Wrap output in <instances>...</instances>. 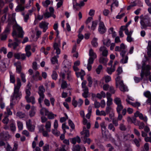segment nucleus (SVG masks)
Wrapping results in <instances>:
<instances>
[{
  "label": "nucleus",
  "mask_w": 151,
  "mask_h": 151,
  "mask_svg": "<svg viewBox=\"0 0 151 151\" xmlns=\"http://www.w3.org/2000/svg\"><path fill=\"white\" fill-rule=\"evenodd\" d=\"M87 80L88 81V86L91 87L93 83V81L91 77L89 76L88 77Z\"/></svg>",
  "instance_id": "4d7b16f0"
},
{
  "label": "nucleus",
  "mask_w": 151,
  "mask_h": 151,
  "mask_svg": "<svg viewBox=\"0 0 151 151\" xmlns=\"http://www.w3.org/2000/svg\"><path fill=\"white\" fill-rule=\"evenodd\" d=\"M45 91V89L43 86H40L39 87L38 93L40 97L38 99V101L40 106H42L41 103L42 102L45 97L44 94Z\"/></svg>",
  "instance_id": "20e7f679"
},
{
  "label": "nucleus",
  "mask_w": 151,
  "mask_h": 151,
  "mask_svg": "<svg viewBox=\"0 0 151 151\" xmlns=\"http://www.w3.org/2000/svg\"><path fill=\"white\" fill-rule=\"evenodd\" d=\"M96 58H93L92 57H90L88 60V63L89 64H92L93 63V61Z\"/></svg>",
  "instance_id": "6e6d98bb"
},
{
  "label": "nucleus",
  "mask_w": 151,
  "mask_h": 151,
  "mask_svg": "<svg viewBox=\"0 0 151 151\" xmlns=\"http://www.w3.org/2000/svg\"><path fill=\"white\" fill-rule=\"evenodd\" d=\"M47 116L48 119H53L54 118V116H57V115L53 114L51 112H49L47 113Z\"/></svg>",
  "instance_id": "2f4dec72"
},
{
  "label": "nucleus",
  "mask_w": 151,
  "mask_h": 151,
  "mask_svg": "<svg viewBox=\"0 0 151 151\" xmlns=\"http://www.w3.org/2000/svg\"><path fill=\"white\" fill-rule=\"evenodd\" d=\"M22 93L21 92L19 91V90L14 89V92L11 96V101H13L15 99H20Z\"/></svg>",
  "instance_id": "39448f33"
},
{
  "label": "nucleus",
  "mask_w": 151,
  "mask_h": 151,
  "mask_svg": "<svg viewBox=\"0 0 151 151\" xmlns=\"http://www.w3.org/2000/svg\"><path fill=\"white\" fill-rule=\"evenodd\" d=\"M144 95L146 97L148 98V99L146 101L147 103L150 105V107L148 112L151 115V94L150 91H147L144 93Z\"/></svg>",
  "instance_id": "0eeeda50"
},
{
  "label": "nucleus",
  "mask_w": 151,
  "mask_h": 151,
  "mask_svg": "<svg viewBox=\"0 0 151 151\" xmlns=\"http://www.w3.org/2000/svg\"><path fill=\"white\" fill-rule=\"evenodd\" d=\"M35 114V108L33 107L31 108V110L29 111V115L30 117H32L34 116Z\"/></svg>",
  "instance_id": "e433bc0d"
},
{
  "label": "nucleus",
  "mask_w": 151,
  "mask_h": 151,
  "mask_svg": "<svg viewBox=\"0 0 151 151\" xmlns=\"http://www.w3.org/2000/svg\"><path fill=\"white\" fill-rule=\"evenodd\" d=\"M68 123L69 126L72 129V130H70V132H72V130H74L75 129V125L72 121L70 119L68 120Z\"/></svg>",
  "instance_id": "cd10ccee"
},
{
  "label": "nucleus",
  "mask_w": 151,
  "mask_h": 151,
  "mask_svg": "<svg viewBox=\"0 0 151 151\" xmlns=\"http://www.w3.org/2000/svg\"><path fill=\"white\" fill-rule=\"evenodd\" d=\"M68 87V84L66 81L64 80H62V83L61 84V87L63 89H64L67 88Z\"/></svg>",
  "instance_id": "c9c22d12"
},
{
  "label": "nucleus",
  "mask_w": 151,
  "mask_h": 151,
  "mask_svg": "<svg viewBox=\"0 0 151 151\" xmlns=\"http://www.w3.org/2000/svg\"><path fill=\"white\" fill-rule=\"evenodd\" d=\"M112 110V109L111 106H107L106 107L105 112L107 114H109Z\"/></svg>",
  "instance_id": "3c124183"
},
{
  "label": "nucleus",
  "mask_w": 151,
  "mask_h": 151,
  "mask_svg": "<svg viewBox=\"0 0 151 151\" xmlns=\"http://www.w3.org/2000/svg\"><path fill=\"white\" fill-rule=\"evenodd\" d=\"M20 76L22 81L24 83H25L26 82V80L25 78V75L24 73H21L20 74Z\"/></svg>",
  "instance_id": "052dcab7"
},
{
  "label": "nucleus",
  "mask_w": 151,
  "mask_h": 151,
  "mask_svg": "<svg viewBox=\"0 0 151 151\" xmlns=\"http://www.w3.org/2000/svg\"><path fill=\"white\" fill-rule=\"evenodd\" d=\"M28 130L30 132H33L34 131L35 126L33 125L27 127Z\"/></svg>",
  "instance_id": "69168bd1"
},
{
  "label": "nucleus",
  "mask_w": 151,
  "mask_h": 151,
  "mask_svg": "<svg viewBox=\"0 0 151 151\" xmlns=\"http://www.w3.org/2000/svg\"><path fill=\"white\" fill-rule=\"evenodd\" d=\"M83 135H84L83 138L88 137L90 136L89 130H86V131L83 132Z\"/></svg>",
  "instance_id": "603ef678"
},
{
  "label": "nucleus",
  "mask_w": 151,
  "mask_h": 151,
  "mask_svg": "<svg viewBox=\"0 0 151 151\" xmlns=\"http://www.w3.org/2000/svg\"><path fill=\"white\" fill-rule=\"evenodd\" d=\"M102 131V134L103 136H106V127L105 125L104 122H101L100 124Z\"/></svg>",
  "instance_id": "2eb2a0df"
},
{
  "label": "nucleus",
  "mask_w": 151,
  "mask_h": 151,
  "mask_svg": "<svg viewBox=\"0 0 151 151\" xmlns=\"http://www.w3.org/2000/svg\"><path fill=\"white\" fill-rule=\"evenodd\" d=\"M25 99L28 103L31 102L33 104L35 103V98L33 96L25 97Z\"/></svg>",
  "instance_id": "a211bd4d"
},
{
  "label": "nucleus",
  "mask_w": 151,
  "mask_h": 151,
  "mask_svg": "<svg viewBox=\"0 0 151 151\" xmlns=\"http://www.w3.org/2000/svg\"><path fill=\"white\" fill-rule=\"evenodd\" d=\"M89 55L90 57H92L95 58H97V55L96 53L94 52L92 48H91L89 50Z\"/></svg>",
  "instance_id": "a878e982"
},
{
  "label": "nucleus",
  "mask_w": 151,
  "mask_h": 151,
  "mask_svg": "<svg viewBox=\"0 0 151 151\" xmlns=\"http://www.w3.org/2000/svg\"><path fill=\"white\" fill-rule=\"evenodd\" d=\"M115 70V68L112 69L111 68H107V72L109 74L111 75L112 73Z\"/></svg>",
  "instance_id": "bf43d9fd"
},
{
  "label": "nucleus",
  "mask_w": 151,
  "mask_h": 151,
  "mask_svg": "<svg viewBox=\"0 0 151 151\" xmlns=\"http://www.w3.org/2000/svg\"><path fill=\"white\" fill-rule=\"evenodd\" d=\"M99 25L98 31L99 33L101 34H103L105 33L106 31V28L104 22L100 21Z\"/></svg>",
  "instance_id": "1a4fd4ad"
},
{
  "label": "nucleus",
  "mask_w": 151,
  "mask_h": 151,
  "mask_svg": "<svg viewBox=\"0 0 151 151\" xmlns=\"http://www.w3.org/2000/svg\"><path fill=\"white\" fill-rule=\"evenodd\" d=\"M81 141L80 138L78 136H77L76 137L71 139L70 140V142L74 145L75 144L76 142L79 143Z\"/></svg>",
  "instance_id": "6ab92c4d"
},
{
  "label": "nucleus",
  "mask_w": 151,
  "mask_h": 151,
  "mask_svg": "<svg viewBox=\"0 0 151 151\" xmlns=\"http://www.w3.org/2000/svg\"><path fill=\"white\" fill-rule=\"evenodd\" d=\"M123 106L122 104L117 105L116 108V111L117 113L121 112V111L123 109Z\"/></svg>",
  "instance_id": "37998d69"
},
{
  "label": "nucleus",
  "mask_w": 151,
  "mask_h": 151,
  "mask_svg": "<svg viewBox=\"0 0 151 151\" xmlns=\"http://www.w3.org/2000/svg\"><path fill=\"white\" fill-rule=\"evenodd\" d=\"M10 28V24H8L3 34L1 35V40H6L7 35L9 33Z\"/></svg>",
  "instance_id": "423d86ee"
},
{
  "label": "nucleus",
  "mask_w": 151,
  "mask_h": 151,
  "mask_svg": "<svg viewBox=\"0 0 151 151\" xmlns=\"http://www.w3.org/2000/svg\"><path fill=\"white\" fill-rule=\"evenodd\" d=\"M1 139L6 141L8 140L9 138V135L8 132H3L0 134Z\"/></svg>",
  "instance_id": "f8f14e48"
},
{
  "label": "nucleus",
  "mask_w": 151,
  "mask_h": 151,
  "mask_svg": "<svg viewBox=\"0 0 151 151\" xmlns=\"http://www.w3.org/2000/svg\"><path fill=\"white\" fill-rule=\"evenodd\" d=\"M112 99H107L106 102V105L107 106H110L112 104Z\"/></svg>",
  "instance_id": "680f3d73"
},
{
  "label": "nucleus",
  "mask_w": 151,
  "mask_h": 151,
  "mask_svg": "<svg viewBox=\"0 0 151 151\" xmlns=\"http://www.w3.org/2000/svg\"><path fill=\"white\" fill-rule=\"evenodd\" d=\"M32 78L34 80L37 81L38 80L41 81L42 79V77L40 75L39 72L37 71L35 74L32 76Z\"/></svg>",
  "instance_id": "4468645a"
},
{
  "label": "nucleus",
  "mask_w": 151,
  "mask_h": 151,
  "mask_svg": "<svg viewBox=\"0 0 151 151\" xmlns=\"http://www.w3.org/2000/svg\"><path fill=\"white\" fill-rule=\"evenodd\" d=\"M150 66L149 65H146L145 62H143L142 64V70L140 73L141 78L137 77H134V79L136 83L139 82L140 81L142 80L143 78L144 75L146 77L149 76V81L151 82V75L150 72Z\"/></svg>",
  "instance_id": "f03ea898"
},
{
  "label": "nucleus",
  "mask_w": 151,
  "mask_h": 151,
  "mask_svg": "<svg viewBox=\"0 0 151 151\" xmlns=\"http://www.w3.org/2000/svg\"><path fill=\"white\" fill-rule=\"evenodd\" d=\"M17 85H16L15 84H14V89L19 90L21 85V80L19 78H17Z\"/></svg>",
  "instance_id": "412c9836"
},
{
  "label": "nucleus",
  "mask_w": 151,
  "mask_h": 151,
  "mask_svg": "<svg viewBox=\"0 0 151 151\" xmlns=\"http://www.w3.org/2000/svg\"><path fill=\"white\" fill-rule=\"evenodd\" d=\"M58 74L55 71H53L51 75L52 79L54 80H56L58 78Z\"/></svg>",
  "instance_id": "79ce46f5"
},
{
  "label": "nucleus",
  "mask_w": 151,
  "mask_h": 151,
  "mask_svg": "<svg viewBox=\"0 0 151 151\" xmlns=\"http://www.w3.org/2000/svg\"><path fill=\"white\" fill-rule=\"evenodd\" d=\"M83 142L84 144L87 143L89 145L92 142V140L90 138L86 137L83 138Z\"/></svg>",
  "instance_id": "ea45409f"
},
{
  "label": "nucleus",
  "mask_w": 151,
  "mask_h": 151,
  "mask_svg": "<svg viewBox=\"0 0 151 151\" xmlns=\"http://www.w3.org/2000/svg\"><path fill=\"white\" fill-rule=\"evenodd\" d=\"M94 105L95 107L96 108H99L101 106L100 103L99 102H98L97 101H95L94 103Z\"/></svg>",
  "instance_id": "338daca9"
},
{
  "label": "nucleus",
  "mask_w": 151,
  "mask_h": 151,
  "mask_svg": "<svg viewBox=\"0 0 151 151\" xmlns=\"http://www.w3.org/2000/svg\"><path fill=\"white\" fill-rule=\"evenodd\" d=\"M119 85V89L121 91L124 92L128 91L127 87L124 84L123 81H122Z\"/></svg>",
  "instance_id": "f3484780"
},
{
  "label": "nucleus",
  "mask_w": 151,
  "mask_h": 151,
  "mask_svg": "<svg viewBox=\"0 0 151 151\" xmlns=\"http://www.w3.org/2000/svg\"><path fill=\"white\" fill-rule=\"evenodd\" d=\"M51 2L49 0H46L45 1L42 2L43 6L45 7H48L49 5L50 4Z\"/></svg>",
  "instance_id": "a19ab883"
},
{
  "label": "nucleus",
  "mask_w": 151,
  "mask_h": 151,
  "mask_svg": "<svg viewBox=\"0 0 151 151\" xmlns=\"http://www.w3.org/2000/svg\"><path fill=\"white\" fill-rule=\"evenodd\" d=\"M102 66L101 65H99L96 69V71L98 74L100 73L101 70L102 69Z\"/></svg>",
  "instance_id": "864d4df0"
},
{
  "label": "nucleus",
  "mask_w": 151,
  "mask_h": 151,
  "mask_svg": "<svg viewBox=\"0 0 151 151\" xmlns=\"http://www.w3.org/2000/svg\"><path fill=\"white\" fill-rule=\"evenodd\" d=\"M48 23H46L45 22H42L39 24V27L41 29H43V32H45L48 29Z\"/></svg>",
  "instance_id": "ddd939ff"
},
{
  "label": "nucleus",
  "mask_w": 151,
  "mask_h": 151,
  "mask_svg": "<svg viewBox=\"0 0 151 151\" xmlns=\"http://www.w3.org/2000/svg\"><path fill=\"white\" fill-rule=\"evenodd\" d=\"M48 112V110L45 108H42L40 111V114L43 116L44 114L45 116H47V113Z\"/></svg>",
  "instance_id": "393cba45"
},
{
  "label": "nucleus",
  "mask_w": 151,
  "mask_h": 151,
  "mask_svg": "<svg viewBox=\"0 0 151 151\" xmlns=\"http://www.w3.org/2000/svg\"><path fill=\"white\" fill-rule=\"evenodd\" d=\"M147 55L149 57H151V41H149L148 42V46L147 47Z\"/></svg>",
  "instance_id": "aec40b11"
},
{
  "label": "nucleus",
  "mask_w": 151,
  "mask_h": 151,
  "mask_svg": "<svg viewBox=\"0 0 151 151\" xmlns=\"http://www.w3.org/2000/svg\"><path fill=\"white\" fill-rule=\"evenodd\" d=\"M24 7L22 6L21 4H20L18 5L16 8L15 9V11L17 12H18L20 11H22L24 10Z\"/></svg>",
  "instance_id": "bb28decb"
},
{
  "label": "nucleus",
  "mask_w": 151,
  "mask_h": 151,
  "mask_svg": "<svg viewBox=\"0 0 151 151\" xmlns=\"http://www.w3.org/2000/svg\"><path fill=\"white\" fill-rule=\"evenodd\" d=\"M51 14L49 12H46L44 14V16L45 18L47 19L50 17L51 16Z\"/></svg>",
  "instance_id": "0e129e2a"
},
{
  "label": "nucleus",
  "mask_w": 151,
  "mask_h": 151,
  "mask_svg": "<svg viewBox=\"0 0 151 151\" xmlns=\"http://www.w3.org/2000/svg\"><path fill=\"white\" fill-rule=\"evenodd\" d=\"M21 70L22 67L20 64L16 66V72L17 73L21 74Z\"/></svg>",
  "instance_id": "49530a36"
},
{
  "label": "nucleus",
  "mask_w": 151,
  "mask_h": 151,
  "mask_svg": "<svg viewBox=\"0 0 151 151\" xmlns=\"http://www.w3.org/2000/svg\"><path fill=\"white\" fill-rule=\"evenodd\" d=\"M67 79L69 81H71L72 80V79L70 73V72H68L67 74Z\"/></svg>",
  "instance_id": "774afa93"
},
{
  "label": "nucleus",
  "mask_w": 151,
  "mask_h": 151,
  "mask_svg": "<svg viewBox=\"0 0 151 151\" xmlns=\"http://www.w3.org/2000/svg\"><path fill=\"white\" fill-rule=\"evenodd\" d=\"M108 61V59L106 58H104L103 57L100 58L99 59L100 63L103 64L104 65H106Z\"/></svg>",
  "instance_id": "b1692460"
},
{
  "label": "nucleus",
  "mask_w": 151,
  "mask_h": 151,
  "mask_svg": "<svg viewBox=\"0 0 151 151\" xmlns=\"http://www.w3.org/2000/svg\"><path fill=\"white\" fill-rule=\"evenodd\" d=\"M150 18L148 15L144 16L140 21L141 28L142 29H146L147 27H151Z\"/></svg>",
  "instance_id": "7ed1b4c3"
},
{
  "label": "nucleus",
  "mask_w": 151,
  "mask_h": 151,
  "mask_svg": "<svg viewBox=\"0 0 151 151\" xmlns=\"http://www.w3.org/2000/svg\"><path fill=\"white\" fill-rule=\"evenodd\" d=\"M121 52L120 53V55L122 56V59L120 60V63L122 64L126 63L127 62L128 58L127 55L125 56L126 53V51L124 50H121Z\"/></svg>",
  "instance_id": "6e6552de"
},
{
  "label": "nucleus",
  "mask_w": 151,
  "mask_h": 151,
  "mask_svg": "<svg viewBox=\"0 0 151 151\" xmlns=\"http://www.w3.org/2000/svg\"><path fill=\"white\" fill-rule=\"evenodd\" d=\"M8 116H6L2 120V122L6 125L8 123L9 121V119L8 118Z\"/></svg>",
  "instance_id": "a18cd8bd"
},
{
  "label": "nucleus",
  "mask_w": 151,
  "mask_h": 151,
  "mask_svg": "<svg viewBox=\"0 0 151 151\" xmlns=\"http://www.w3.org/2000/svg\"><path fill=\"white\" fill-rule=\"evenodd\" d=\"M60 46V41L59 42V43L58 44L57 43H55L53 45V47L54 50H56L59 48V47Z\"/></svg>",
  "instance_id": "5fc2aeb1"
},
{
  "label": "nucleus",
  "mask_w": 151,
  "mask_h": 151,
  "mask_svg": "<svg viewBox=\"0 0 151 151\" xmlns=\"http://www.w3.org/2000/svg\"><path fill=\"white\" fill-rule=\"evenodd\" d=\"M98 21L97 20L93 21L92 22V24L91 26V29L94 30L95 29L98 24Z\"/></svg>",
  "instance_id": "f704fd0d"
},
{
  "label": "nucleus",
  "mask_w": 151,
  "mask_h": 151,
  "mask_svg": "<svg viewBox=\"0 0 151 151\" xmlns=\"http://www.w3.org/2000/svg\"><path fill=\"white\" fill-rule=\"evenodd\" d=\"M48 34V33H47L44 35L42 38V40L41 42V44H45V40L47 37Z\"/></svg>",
  "instance_id": "de8ad7c7"
},
{
  "label": "nucleus",
  "mask_w": 151,
  "mask_h": 151,
  "mask_svg": "<svg viewBox=\"0 0 151 151\" xmlns=\"http://www.w3.org/2000/svg\"><path fill=\"white\" fill-rule=\"evenodd\" d=\"M51 124L50 121H47L46 122V124L45 126L47 131L48 132L50 131V127Z\"/></svg>",
  "instance_id": "c85d7f7f"
},
{
  "label": "nucleus",
  "mask_w": 151,
  "mask_h": 151,
  "mask_svg": "<svg viewBox=\"0 0 151 151\" xmlns=\"http://www.w3.org/2000/svg\"><path fill=\"white\" fill-rule=\"evenodd\" d=\"M10 82L11 83H14L15 82V79L14 75L12 74L10 75Z\"/></svg>",
  "instance_id": "4c0bfd02"
},
{
  "label": "nucleus",
  "mask_w": 151,
  "mask_h": 151,
  "mask_svg": "<svg viewBox=\"0 0 151 151\" xmlns=\"http://www.w3.org/2000/svg\"><path fill=\"white\" fill-rule=\"evenodd\" d=\"M114 101L117 105L122 104L121 99L119 98H115L114 99Z\"/></svg>",
  "instance_id": "c03bdc74"
},
{
  "label": "nucleus",
  "mask_w": 151,
  "mask_h": 151,
  "mask_svg": "<svg viewBox=\"0 0 151 151\" xmlns=\"http://www.w3.org/2000/svg\"><path fill=\"white\" fill-rule=\"evenodd\" d=\"M16 115L20 119L24 118L26 116L24 113L21 111L17 112V113Z\"/></svg>",
  "instance_id": "c756f323"
},
{
  "label": "nucleus",
  "mask_w": 151,
  "mask_h": 151,
  "mask_svg": "<svg viewBox=\"0 0 151 151\" xmlns=\"http://www.w3.org/2000/svg\"><path fill=\"white\" fill-rule=\"evenodd\" d=\"M83 100L81 99H78V102L76 100L75 98L73 97L72 100V104L75 108L77 107V105H78V107H80L82 105L83 103Z\"/></svg>",
  "instance_id": "9d476101"
},
{
  "label": "nucleus",
  "mask_w": 151,
  "mask_h": 151,
  "mask_svg": "<svg viewBox=\"0 0 151 151\" xmlns=\"http://www.w3.org/2000/svg\"><path fill=\"white\" fill-rule=\"evenodd\" d=\"M137 126H139V129H143L145 127V124L143 122H140V121H137Z\"/></svg>",
  "instance_id": "7c9ffc66"
},
{
  "label": "nucleus",
  "mask_w": 151,
  "mask_h": 151,
  "mask_svg": "<svg viewBox=\"0 0 151 151\" xmlns=\"http://www.w3.org/2000/svg\"><path fill=\"white\" fill-rule=\"evenodd\" d=\"M103 43L104 45H106L107 47H109L111 43L110 40L109 39H108L106 42H105V40H104L103 41Z\"/></svg>",
  "instance_id": "13d9d810"
},
{
  "label": "nucleus",
  "mask_w": 151,
  "mask_h": 151,
  "mask_svg": "<svg viewBox=\"0 0 151 151\" xmlns=\"http://www.w3.org/2000/svg\"><path fill=\"white\" fill-rule=\"evenodd\" d=\"M17 123L19 130H22L23 128V125L22 122L17 121Z\"/></svg>",
  "instance_id": "58836bf2"
},
{
  "label": "nucleus",
  "mask_w": 151,
  "mask_h": 151,
  "mask_svg": "<svg viewBox=\"0 0 151 151\" xmlns=\"http://www.w3.org/2000/svg\"><path fill=\"white\" fill-rule=\"evenodd\" d=\"M121 77L119 76H118L116 78V87L118 86V83L120 84V83L122 81H121Z\"/></svg>",
  "instance_id": "09e8293b"
},
{
  "label": "nucleus",
  "mask_w": 151,
  "mask_h": 151,
  "mask_svg": "<svg viewBox=\"0 0 151 151\" xmlns=\"http://www.w3.org/2000/svg\"><path fill=\"white\" fill-rule=\"evenodd\" d=\"M97 39L96 38H94L91 41V43L92 45L95 47H96L98 46V43L97 42Z\"/></svg>",
  "instance_id": "72a5a7b5"
},
{
  "label": "nucleus",
  "mask_w": 151,
  "mask_h": 151,
  "mask_svg": "<svg viewBox=\"0 0 151 151\" xmlns=\"http://www.w3.org/2000/svg\"><path fill=\"white\" fill-rule=\"evenodd\" d=\"M59 56L58 55L54 56L52 57L51 59V63L53 64H55L56 63L58 64V58H59Z\"/></svg>",
  "instance_id": "5701e85b"
},
{
  "label": "nucleus",
  "mask_w": 151,
  "mask_h": 151,
  "mask_svg": "<svg viewBox=\"0 0 151 151\" xmlns=\"http://www.w3.org/2000/svg\"><path fill=\"white\" fill-rule=\"evenodd\" d=\"M13 30L12 33V35L14 37V42L11 43L10 45L13 46V49H15L16 48L20 43L21 40L19 38L23 37L24 32L23 30L22 27L18 25L13 26Z\"/></svg>",
  "instance_id": "f257e3e1"
},
{
  "label": "nucleus",
  "mask_w": 151,
  "mask_h": 151,
  "mask_svg": "<svg viewBox=\"0 0 151 151\" xmlns=\"http://www.w3.org/2000/svg\"><path fill=\"white\" fill-rule=\"evenodd\" d=\"M81 148L78 145H76L73 148V151H80Z\"/></svg>",
  "instance_id": "8fccbe9b"
},
{
  "label": "nucleus",
  "mask_w": 151,
  "mask_h": 151,
  "mask_svg": "<svg viewBox=\"0 0 151 151\" xmlns=\"http://www.w3.org/2000/svg\"><path fill=\"white\" fill-rule=\"evenodd\" d=\"M14 57L15 59L19 60L21 59L23 60L25 59L26 55L21 52L15 53L14 54Z\"/></svg>",
  "instance_id": "9b49d317"
},
{
  "label": "nucleus",
  "mask_w": 151,
  "mask_h": 151,
  "mask_svg": "<svg viewBox=\"0 0 151 151\" xmlns=\"http://www.w3.org/2000/svg\"><path fill=\"white\" fill-rule=\"evenodd\" d=\"M108 129L110 130H112L113 132H114L115 131V128L114 127L113 124L110 123L108 125Z\"/></svg>",
  "instance_id": "e2e57ef3"
},
{
  "label": "nucleus",
  "mask_w": 151,
  "mask_h": 151,
  "mask_svg": "<svg viewBox=\"0 0 151 151\" xmlns=\"http://www.w3.org/2000/svg\"><path fill=\"white\" fill-rule=\"evenodd\" d=\"M63 64L64 65V68H68L71 65V62L68 61L67 59H65L63 61Z\"/></svg>",
  "instance_id": "4be33fe9"
},
{
  "label": "nucleus",
  "mask_w": 151,
  "mask_h": 151,
  "mask_svg": "<svg viewBox=\"0 0 151 151\" xmlns=\"http://www.w3.org/2000/svg\"><path fill=\"white\" fill-rule=\"evenodd\" d=\"M99 50L100 51H102V55L103 56L106 57L108 55V51L105 47H101L99 49Z\"/></svg>",
  "instance_id": "dca6fc26"
},
{
  "label": "nucleus",
  "mask_w": 151,
  "mask_h": 151,
  "mask_svg": "<svg viewBox=\"0 0 151 151\" xmlns=\"http://www.w3.org/2000/svg\"><path fill=\"white\" fill-rule=\"evenodd\" d=\"M31 88L30 87L25 89L26 96L25 97H25H29L31 95Z\"/></svg>",
  "instance_id": "473e14b6"
}]
</instances>
